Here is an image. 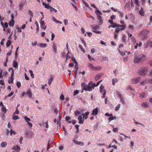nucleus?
I'll return each instance as SVG.
<instances>
[{
    "label": "nucleus",
    "instance_id": "obj_6",
    "mask_svg": "<svg viewBox=\"0 0 152 152\" xmlns=\"http://www.w3.org/2000/svg\"><path fill=\"white\" fill-rule=\"evenodd\" d=\"M12 70V72L11 73V77H9V83H13V75L14 74V72L13 70V69L12 68H10L9 69V70Z\"/></svg>",
    "mask_w": 152,
    "mask_h": 152
},
{
    "label": "nucleus",
    "instance_id": "obj_11",
    "mask_svg": "<svg viewBox=\"0 0 152 152\" xmlns=\"http://www.w3.org/2000/svg\"><path fill=\"white\" fill-rule=\"evenodd\" d=\"M98 113V109L97 108L94 109L92 112V114L94 115H97Z\"/></svg>",
    "mask_w": 152,
    "mask_h": 152
},
{
    "label": "nucleus",
    "instance_id": "obj_37",
    "mask_svg": "<svg viewBox=\"0 0 152 152\" xmlns=\"http://www.w3.org/2000/svg\"><path fill=\"white\" fill-rule=\"evenodd\" d=\"M118 81L116 79H113L112 80V84L114 85L116 82Z\"/></svg>",
    "mask_w": 152,
    "mask_h": 152
},
{
    "label": "nucleus",
    "instance_id": "obj_25",
    "mask_svg": "<svg viewBox=\"0 0 152 152\" xmlns=\"http://www.w3.org/2000/svg\"><path fill=\"white\" fill-rule=\"evenodd\" d=\"M11 40H8L6 43L7 47H9L11 45Z\"/></svg>",
    "mask_w": 152,
    "mask_h": 152
},
{
    "label": "nucleus",
    "instance_id": "obj_44",
    "mask_svg": "<svg viewBox=\"0 0 152 152\" xmlns=\"http://www.w3.org/2000/svg\"><path fill=\"white\" fill-rule=\"evenodd\" d=\"M145 93H142L140 94V97L141 98H143L145 97Z\"/></svg>",
    "mask_w": 152,
    "mask_h": 152
},
{
    "label": "nucleus",
    "instance_id": "obj_55",
    "mask_svg": "<svg viewBox=\"0 0 152 152\" xmlns=\"http://www.w3.org/2000/svg\"><path fill=\"white\" fill-rule=\"evenodd\" d=\"M146 82V81H145V80H143V81H142V82H141L140 83V84L141 85H143L145 84V83Z\"/></svg>",
    "mask_w": 152,
    "mask_h": 152
},
{
    "label": "nucleus",
    "instance_id": "obj_12",
    "mask_svg": "<svg viewBox=\"0 0 152 152\" xmlns=\"http://www.w3.org/2000/svg\"><path fill=\"white\" fill-rule=\"evenodd\" d=\"M125 9L128 10H129L130 9V3L129 2L126 3L125 6Z\"/></svg>",
    "mask_w": 152,
    "mask_h": 152
},
{
    "label": "nucleus",
    "instance_id": "obj_45",
    "mask_svg": "<svg viewBox=\"0 0 152 152\" xmlns=\"http://www.w3.org/2000/svg\"><path fill=\"white\" fill-rule=\"evenodd\" d=\"M18 106H17V107L16 108V110L15 112L13 113V114H18L19 113V112L18 109Z\"/></svg>",
    "mask_w": 152,
    "mask_h": 152
},
{
    "label": "nucleus",
    "instance_id": "obj_19",
    "mask_svg": "<svg viewBox=\"0 0 152 152\" xmlns=\"http://www.w3.org/2000/svg\"><path fill=\"white\" fill-rule=\"evenodd\" d=\"M7 145V143L6 142H1V146L3 148L5 147Z\"/></svg>",
    "mask_w": 152,
    "mask_h": 152
},
{
    "label": "nucleus",
    "instance_id": "obj_59",
    "mask_svg": "<svg viewBox=\"0 0 152 152\" xmlns=\"http://www.w3.org/2000/svg\"><path fill=\"white\" fill-rule=\"evenodd\" d=\"M12 52V50H11L8 53H7V56H10L11 55Z\"/></svg>",
    "mask_w": 152,
    "mask_h": 152
},
{
    "label": "nucleus",
    "instance_id": "obj_16",
    "mask_svg": "<svg viewBox=\"0 0 152 152\" xmlns=\"http://www.w3.org/2000/svg\"><path fill=\"white\" fill-rule=\"evenodd\" d=\"M14 19H11V20L9 23V25L10 26H13L14 25Z\"/></svg>",
    "mask_w": 152,
    "mask_h": 152
},
{
    "label": "nucleus",
    "instance_id": "obj_22",
    "mask_svg": "<svg viewBox=\"0 0 152 152\" xmlns=\"http://www.w3.org/2000/svg\"><path fill=\"white\" fill-rule=\"evenodd\" d=\"M119 28H120V30H124L125 28L124 26L123 25H119V27H118Z\"/></svg>",
    "mask_w": 152,
    "mask_h": 152
},
{
    "label": "nucleus",
    "instance_id": "obj_60",
    "mask_svg": "<svg viewBox=\"0 0 152 152\" xmlns=\"http://www.w3.org/2000/svg\"><path fill=\"white\" fill-rule=\"evenodd\" d=\"M45 124L46 125H45L46 127L47 128H48V121H47L45 123Z\"/></svg>",
    "mask_w": 152,
    "mask_h": 152
},
{
    "label": "nucleus",
    "instance_id": "obj_29",
    "mask_svg": "<svg viewBox=\"0 0 152 152\" xmlns=\"http://www.w3.org/2000/svg\"><path fill=\"white\" fill-rule=\"evenodd\" d=\"M116 117L115 116H113L112 115L110 116L109 118H108V119L110 120H112L114 119H115Z\"/></svg>",
    "mask_w": 152,
    "mask_h": 152
},
{
    "label": "nucleus",
    "instance_id": "obj_2",
    "mask_svg": "<svg viewBox=\"0 0 152 152\" xmlns=\"http://www.w3.org/2000/svg\"><path fill=\"white\" fill-rule=\"evenodd\" d=\"M145 59V56L144 55L140 54L136 56L134 59V61L135 63H139L144 61Z\"/></svg>",
    "mask_w": 152,
    "mask_h": 152
},
{
    "label": "nucleus",
    "instance_id": "obj_5",
    "mask_svg": "<svg viewBox=\"0 0 152 152\" xmlns=\"http://www.w3.org/2000/svg\"><path fill=\"white\" fill-rule=\"evenodd\" d=\"M42 4L43 6H45V7L46 8L49 9L51 12H52V9L54 11V12H57L55 8H52V7L50 6L49 4H46L44 2H43Z\"/></svg>",
    "mask_w": 152,
    "mask_h": 152
},
{
    "label": "nucleus",
    "instance_id": "obj_15",
    "mask_svg": "<svg viewBox=\"0 0 152 152\" xmlns=\"http://www.w3.org/2000/svg\"><path fill=\"white\" fill-rule=\"evenodd\" d=\"M37 46L42 48H45L47 46V44L45 43H40L37 45Z\"/></svg>",
    "mask_w": 152,
    "mask_h": 152
},
{
    "label": "nucleus",
    "instance_id": "obj_50",
    "mask_svg": "<svg viewBox=\"0 0 152 152\" xmlns=\"http://www.w3.org/2000/svg\"><path fill=\"white\" fill-rule=\"evenodd\" d=\"M112 126L113 128V131L114 132H116L118 131V129L117 128H114L113 126V125H112Z\"/></svg>",
    "mask_w": 152,
    "mask_h": 152
},
{
    "label": "nucleus",
    "instance_id": "obj_21",
    "mask_svg": "<svg viewBox=\"0 0 152 152\" xmlns=\"http://www.w3.org/2000/svg\"><path fill=\"white\" fill-rule=\"evenodd\" d=\"M139 14L141 15L142 16H143L144 15V11L143 9L141 8L140 10V11L139 12Z\"/></svg>",
    "mask_w": 152,
    "mask_h": 152
},
{
    "label": "nucleus",
    "instance_id": "obj_26",
    "mask_svg": "<svg viewBox=\"0 0 152 152\" xmlns=\"http://www.w3.org/2000/svg\"><path fill=\"white\" fill-rule=\"evenodd\" d=\"M102 75L99 74V75H97L95 77V79L96 80H98L102 76Z\"/></svg>",
    "mask_w": 152,
    "mask_h": 152
},
{
    "label": "nucleus",
    "instance_id": "obj_56",
    "mask_svg": "<svg viewBox=\"0 0 152 152\" xmlns=\"http://www.w3.org/2000/svg\"><path fill=\"white\" fill-rule=\"evenodd\" d=\"M132 41L134 43L135 42V39L134 37H132L131 38Z\"/></svg>",
    "mask_w": 152,
    "mask_h": 152
},
{
    "label": "nucleus",
    "instance_id": "obj_39",
    "mask_svg": "<svg viewBox=\"0 0 152 152\" xmlns=\"http://www.w3.org/2000/svg\"><path fill=\"white\" fill-rule=\"evenodd\" d=\"M10 134H11V135L12 134H13L14 135H15L16 134V132H15L12 129H11V130L10 131Z\"/></svg>",
    "mask_w": 152,
    "mask_h": 152
},
{
    "label": "nucleus",
    "instance_id": "obj_32",
    "mask_svg": "<svg viewBox=\"0 0 152 152\" xmlns=\"http://www.w3.org/2000/svg\"><path fill=\"white\" fill-rule=\"evenodd\" d=\"M40 24L41 25V27L42 28H44V27L45 26V22H44V21L42 20L41 21Z\"/></svg>",
    "mask_w": 152,
    "mask_h": 152
},
{
    "label": "nucleus",
    "instance_id": "obj_51",
    "mask_svg": "<svg viewBox=\"0 0 152 152\" xmlns=\"http://www.w3.org/2000/svg\"><path fill=\"white\" fill-rule=\"evenodd\" d=\"M79 92V91L78 90H76L74 92V95L75 96L77 94H78Z\"/></svg>",
    "mask_w": 152,
    "mask_h": 152
},
{
    "label": "nucleus",
    "instance_id": "obj_43",
    "mask_svg": "<svg viewBox=\"0 0 152 152\" xmlns=\"http://www.w3.org/2000/svg\"><path fill=\"white\" fill-rule=\"evenodd\" d=\"M28 13L29 15L31 16V17H32L33 16V14L32 12L31 11L29 10L28 11Z\"/></svg>",
    "mask_w": 152,
    "mask_h": 152
},
{
    "label": "nucleus",
    "instance_id": "obj_28",
    "mask_svg": "<svg viewBox=\"0 0 152 152\" xmlns=\"http://www.w3.org/2000/svg\"><path fill=\"white\" fill-rule=\"evenodd\" d=\"M53 80V77H50V79L48 80V84L50 85H51L52 82Z\"/></svg>",
    "mask_w": 152,
    "mask_h": 152
},
{
    "label": "nucleus",
    "instance_id": "obj_14",
    "mask_svg": "<svg viewBox=\"0 0 152 152\" xmlns=\"http://www.w3.org/2000/svg\"><path fill=\"white\" fill-rule=\"evenodd\" d=\"M89 112H86L85 113V116H84V114H82L83 116V118H84V119L85 120L88 118V115L89 114Z\"/></svg>",
    "mask_w": 152,
    "mask_h": 152
},
{
    "label": "nucleus",
    "instance_id": "obj_46",
    "mask_svg": "<svg viewBox=\"0 0 152 152\" xmlns=\"http://www.w3.org/2000/svg\"><path fill=\"white\" fill-rule=\"evenodd\" d=\"M83 3L85 4V6L87 7H89V6L88 4L84 0H82Z\"/></svg>",
    "mask_w": 152,
    "mask_h": 152
},
{
    "label": "nucleus",
    "instance_id": "obj_23",
    "mask_svg": "<svg viewBox=\"0 0 152 152\" xmlns=\"http://www.w3.org/2000/svg\"><path fill=\"white\" fill-rule=\"evenodd\" d=\"M13 66L15 68H18V64L16 61H14L13 63Z\"/></svg>",
    "mask_w": 152,
    "mask_h": 152
},
{
    "label": "nucleus",
    "instance_id": "obj_30",
    "mask_svg": "<svg viewBox=\"0 0 152 152\" xmlns=\"http://www.w3.org/2000/svg\"><path fill=\"white\" fill-rule=\"evenodd\" d=\"M29 73L30 74V76L33 78H34V75L33 73V71L32 70H30L29 71Z\"/></svg>",
    "mask_w": 152,
    "mask_h": 152
},
{
    "label": "nucleus",
    "instance_id": "obj_49",
    "mask_svg": "<svg viewBox=\"0 0 152 152\" xmlns=\"http://www.w3.org/2000/svg\"><path fill=\"white\" fill-rule=\"evenodd\" d=\"M72 60L73 62H75L77 65V62L75 58H72Z\"/></svg>",
    "mask_w": 152,
    "mask_h": 152
},
{
    "label": "nucleus",
    "instance_id": "obj_64",
    "mask_svg": "<svg viewBox=\"0 0 152 152\" xmlns=\"http://www.w3.org/2000/svg\"><path fill=\"white\" fill-rule=\"evenodd\" d=\"M115 16L114 15H112L110 17V18L111 19L113 20L115 18Z\"/></svg>",
    "mask_w": 152,
    "mask_h": 152
},
{
    "label": "nucleus",
    "instance_id": "obj_31",
    "mask_svg": "<svg viewBox=\"0 0 152 152\" xmlns=\"http://www.w3.org/2000/svg\"><path fill=\"white\" fill-rule=\"evenodd\" d=\"M142 105L145 107H148V105L147 104V103L145 102H143L142 103Z\"/></svg>",
    "mask_w": 152,
    "mask_h": 152
},
{
    "label": "nucleus",
    "instance_id": "obj_47",
    "mask_svg": "<svg viewBox=\"0 0 152 152\" xmlns=\"http://www.w3.org/2000/svg\"><path fill=\"white\" fill-rule=\"evenodd\" d=\"M16 85L18 88H19L21 86V83L20 82H17Z\"/></svg>",
    "mask_w": 152,
    "mask_h": 152
},
{
    "label": "nucleus",
    "instance_id": "obj_61",
    "mask_svg": "<svg viewBox=\"0 0 152 152\" xmlns=\"http://www.w3.org/2000/svg\"><path fill=\"white\" fill-rule=\"evenodd\" d=\"M54 112L57 114L58 113V110L57 108H55L54 110Z\"/></svg>",
    "mask_w": 152,
    "mask_h": 152
},
{
    "label": "nucleus",
    "instance_id": "obj_17",
    "mask_svg": "<svg viewBox=\"0 0 152 152\" xmlns=\"http://www.w3.org/2000/svg\"><path fill=\"white\" fill-rule=\"evenodd\" d=\"M51 18L56 23H59L60 24H61L62 23L61 22L57 20L53 17H52Z\"/></svg>",
    "mask_w": 152,
    "mask_h": 152
},
{
    "label": "nucleus",
    "instance_id": "obj_27",
    "mask_svg": "<svg viewBox=\"0 0 152 152\" xmlns=\"http://www.w3.org/2000/svg\"><path fill=\"white\" fill-rule=\"evenodd\" d=\"M97 18L99 20H100V22H101V23H102L103 22V20L101 16L99 15H98Z\"/></svg>",
    "mask_w": 152,
    "mask_h": 152
},
{
    "label": "nucleus",
    "instance_id": "obj_3",
    "mask_svg": "<svg viewBox=\"0 0 152 152\" xmlns=\"http://www.w3.org/2000/svg\"><path fill=\"white\" fill-rule=\"evenodd\" d=\"M149 31L145 30H143L141 31L139 34L140 37L143 40L146 39Z\"/></svg>",
    "mask_w": 152,
    "mask_h": 152
},
{
    "label": "nucleus",
    "instance_id": "obj_7",
    "mask_svg": "<svg viewBox=\"0 0 152 152\" xmlns=\"http://www.w3.org/2000/svg\"><path fill=\"white\" fill-rule=\"evenodd\" d=\"M141 80V78L140 77L135 78L132 79V82L133 83L136 84L137 83Z\"/></svg>",
    "mask_w": 152,
    "mask_h": 152
},
{
    "label": "nucleus",
    "instance_id": "obj_18",
    "mask_svg": "<svg viewBox=\"0 0 152 152\" xmlns=\"http://www.w3.org/2000/svg\"><path fill=\"white\" fill-rule=\"evenodd\" d=\"M26 95L29 96L30 97H31L32 95L31 91L30 90H28L26 93Z\"/></svg>",
    "mask_w": 152,
    "mask_h": 152
},
{
    "label": "nucleus",
    "instance_id": "obj_63",
    "mask_svg": "<svg viewBox=\"0 0 152 152\" xmlns=\"http://www.w3.org/2000/svg\"><path fill=\"white\" fill-rule=\"evenodd\" d=\"M64 22L65 25H66L68 23V21L66 19H65Z\"/></svg>",
    "mask_w": 152,
    "mask_h": 152
},
{
    "label": "nucleus",
    "instance_id": "obj_54",
    "mask_svg": "<svg viewBox=\"0 0 152 152\" xmlns=\"http://www.w3.org/2000/svg\"><path fill=\"white\" fill-rule=\"evenodd\" d=\"M99 28V26H96L95 27H94L93 28H92V29L94 30H96L98 29Z\"/></svg>",
    "mask_w": 152,
    "mask_h": 152
},
{
    "label": "nucleus",
    "instance_id": "obj_48",
    "mask_svg": "<svg viewBox=\"0 0 152 152\" xmlns=\"http://www.w3.org/2000/svg\"><path fill=\"white\" fill-rule=\"evenodd\" d=\"M66 120L67 121L71 120V117L69 116H67L65 118Z\"/></svg>",
    "mask_w": 152,
    "mask_h": 152
},
{
    "label": "nucleus",
    "instance_id": "obj_42",
    "mask_svg": "<svg viewBox=\"0 0 152 152\" xmlns=\"http://www.w3.org/2000/svg\"><path fill=\"white\" fill-rule=\"evenodd\" d=\"M79 47L82 50L84 53H85V50L83 48L82 46L81 45H79Z\"/></svg>",
    "mask_w": 152,
    "mask_h": 152
},
{
    "label": "nucleus",
    "instance_id": "obj_1",
    "mask_svg": "<svg viewBox=\"0 0 152 152\" xmlns=\"http://www.w3.org/2000/svg\"><path fill=\"white\" fill-rule=\"evenodd\" d=\"M102 81V80H101L99 81L96 84L95 83H92V82H90L88 85H86L85 83H83L82 84V88L84 90L91 91L94 87L99 86Z\"/></svg>",
    "mask_w": 152,
    "mask_h": 152
},
{
    "label": "nucleus",
    "instance_id": "obj_36",
    "mask_svg": "<svg viewBox=\"0 0 152 152\" xmlns=\"http://www.w3.org/2000/svg\"><path fill=\"white\" fill-rule=\"evenodd\" d=\"M24 119L26 121H30L31 120L30 118L27 117L26 116H25L23 117Z\"/></svg>",
    "mask_w": 152,
    "mask_h": 152
},
{
    "label": "nucleus",
    "instance_id": "obj_10",
    "mask_svg": "<svg viewBox=\"0 0 152 152\" xmlns=\"http://www.w3.org/2000/svg\"><path fill=\"white\" fill-rule=\"evenodd\" d=\"M73 142L76 144L78 145H84L83 142H79L76 140H73Z\"/></svg>",
    "mask_w": 152,
    "mask_h": 152
},
{
    "label": "nucleus",
    "instance_id": "obj_57",
    "mask_svg": "<svg viewBox=\"0 0 152 152\" xmlns=\"http://www.w3.org/2000/svg\"><path fill=\"white\" fill-rule=\"evenodd\" d=\"M50 145V141H49L48 143V145H47V150H48L50 148L49 145Z\"/></svg>",
    "mask_w": 152,
    "mask_h": 152
},
{
    "label": "nucleus",
    "instance_id": "obj_41",
    "mask_svg": "<svg viewBox=\"0 0 152 152\" xmlns=\"http://www.w3.org/2000/svg\"><path fill=\"white\" fill-rule=\"evenodd\" d=\"M88 66L89 67L91 68V69H93V68L94 66L92 64H90V63L88 64Z\"/></svg>",
    "mask_w": 152,
    "mask_h": 152
},
{
    "label": "nucleus",
    "instance_id": "obj_24",
    "mask_svg": "<svg viewBox=\"0 0 152 152\" xmlns=\"http://www.w3.org/2000/svg\"><path fill=\"white\" fill-rule=\"evenodd\" d=\"M74 113L76 116H77L79 114H80L81 113L78 110H77L74 112Z\"/></svg>",
    "mask_w": 152,
    "mask_h": 152
},
{
    "label": "nucleus",
    "instance_id": "obj_13",
    "mask_svg": "<svg viewBox=\"0 0 152 152\" xmlns=\"http://www.w3.org/2000/svg\"><path fill=\"white\" fill-rule=\"evenodd\" d=\"M25 3V2H21L19 4H18V6H19V7L20 8V10H21V9H22L23 7V6L24 5V4Z\"/></svg>",
    "mask_w": 152,
    "mask_h": 152
},
{
    "label": "nucleus",
    "instance_id": "obj_53",
    "mask_svg": "<svg viewBox=\"0 0 152 152\" xmlns=\"http://www.w3.org/2000/svg\"><path fill=\"white\" fill-rule=\"evenodd\" d=\"M60 99L62 100H64V96L63 94H61L60 97Z\"/></svg>",
    "mask_w": 152,
    "mask_h": 152
},
{
    "label": "nucleus",
    "instance_id": "obj_38",
    "mask_svg": "<svg viewBox=\"0 0 152 152\" xmlns=\"http://www.w3.org/2000/svg\"><path fill=\"white\" fill-rule=\"evenodd\" d=\"M120 107V104H119L117 106L115 107V110L116 111H118L119 110Z\"/></svg>",
    "mask_w": 152,
    "mask_h": 152
},
{
    "label": "nucleus",
    "instance_id": "obj_20",
    "mask_svg": "<svg viewBox=\"0 0 152 152\" xmlns=\"http://www.w3.org/2000/svg\"><path fill=\"white\" fill-rule=\"evenodd\" d=\"M104 91H106V90L104 88V86L102 85H101L100 87V92H102Z\"/></svg>",
    "mask_w": 152,
    "mask_h": 152
},
{
    "label": "nucleus",
    "instance_id": "obj_52",
    "mask_svg": "<svg viewBox=\"0 0 152 152\" xmlns=\"http://www.w3.org/2000/svg\"><path fill=\"white\" fill-rule=\"evenodd\" d=\"M120 28H117L116 29L115 32L114 33H116L118 34V33L119 31H120Z\"/></svg>",
    "mask_w": 152,
    "mask_h": 152
},
{
    "label": "nucleus",
    "instance_id": "obj_9",
    "mask_svg": "<svg viewBox=\"0 0 152 152\" xmlns=\"http://www.w3.org/2000/svg\"><path fill=\"white\" fill-rule=\"evenodd\" d=\"M12 149L15 150L18 152H19L20 149V148L18 145H16L13 146L12 148Z\"/></svg>",
    "mask_w": 152,
    "mask_h": 152
},
{
    "label": "nucleus",
    "instance_id": "obj_35",
    "mask_svg": "<svg viewBox=\"0 0 152 152\" xmlns=\"http://www.w3.org/2000/svg\"><path fill=\"white\" fill-rule=\"evenodd\" d=\"M2 110L4 113H6L7 111V110L6 109L5 107H3L2 108Z\"/></svg>",
    "mask_w": 152,
    "mask_h": 152
},
{
    "label": "nucleus",
    "instance_id": "obj_33",
    "mask_svg": "<svg viewBox=\"0 0 152 152\" xmlns=\"http://www.w3.org/2000/svg\"><path fill=\"white\" fill-rule=\"evenodd\" d=\"M53 49L54 50V52L55 53H57V50L55 44H54V43L53 44Z\"/></svg>",
    "mask_w": 152,
    "mask_h": 152
},
{
    "label": "nucleus",
    "instance_id": "obj_62",
    "mask_svg": "<svg viewBox=\"0 0 152 152\" xmlns=\"http://www.w3.org/2000/svg\"><path fill=\"white\" fill-rule=\"evenodd\" d=\"M96 10L95 11V13H96L97 14V15H98V13H99V12H100L99 10L97 8V9H96Z\"/></svg>",
    "mask_w": 152,
    "mask_h": 152
},
{
    "label": "nucleus",
    "instance_id": "obj_58",
    "mask_svg": "<svg viewBox=\"0 0 152 152\" xmlns=\"http://www.w3.org/2000/svg\"><path fill=\"white\" fill-rule=\"evenodd\" d=\"M14 94L13 92H11L10 94L8 95V96L10 97L12 96Z\"/></svg>",
    "mask_w": 152,
    "mask_h": 152
},
{
    "label": "nucleus",
    "instance_id": "obj_8",
    "mask_svg": "<svg viewBox=\"0 0 152 152\" xmlns=\"http://www.w3.org/2000/svg\"><path fill=\"white\" fill-rule=\"evenodd\" d=\"M78 119L79 120V124H83L84 123V118L83 119V118L82 117V115H80L79 116L78 118Z\"/></svg>",
    "mask_w": 152,
    "mask_h": 152
},
{
    "label": "nucleus",
    "instance_id": "obj_40",
    "mask_svg": "<svg viewBox=\"0 0 152 152\" xmlns=\"http://www.w3.org/2000/svg\"><path fill=\"white\" fill-rule=\"evenodd\" d=\"M19 118L18 115H14L13 116V119L17 120Z\"/></svg>",
    "mask_w": 152,
    "mask_h": 152
},
{
    "label": "nucleus",
    "instance_id": "obj_34",
    "mask_svg": "<svg viewBox=\"0 0 152 152\" xmlns=\"http://www.w3.org/2000/svg\"><path fill=\"white\" fill-rule=\"evenodd\" d=\"M111 27L113 28H116V27H119V25H118V24H114L113 23V24L112 25Z\"/></svg>",
    "mask_w": 152,
    "mask_h": 152
},
{
    "label": "nucleus",
    "instance_id": "obj_4",
    "mask_svg": "<svg viewBox=\"0 0 152 152\" xmlns=\"http://www.w3.org/2000/svg\"><path fill=\"white\" fill-rule=\"evenodd\" d=\"M148 70V69L146 67H142L138 70V73L140 75H145L146 72Z\"/></svg>",
    "mask_w": 152,
    "mask_h": 152
}]
</instances>
